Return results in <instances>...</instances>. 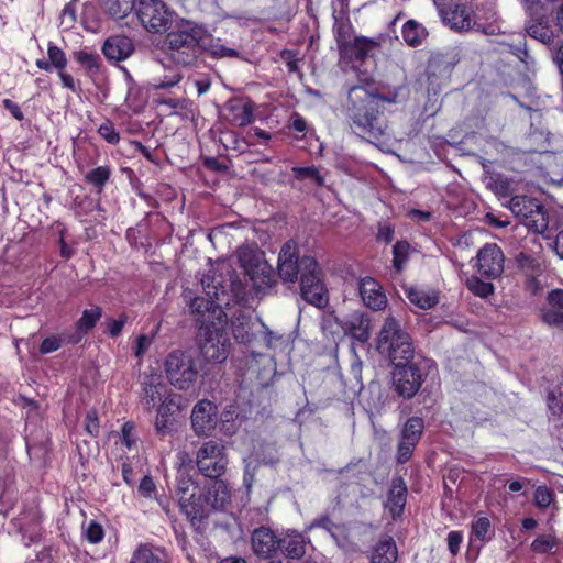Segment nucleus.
<instances>
[{
	"label": "nucleus",
	"instance_id": "obj_1",
	"mask_svg": "<svg viewBox=\"0 0 563 563\" xmlns=\"http://www.w3.org/2000/svg\"><path fill=\"white\" fill-rule=\"evenodd\" d=\"M209 298L197 296L190 302L191 314L198 325L199 349L207 362L222 363L228 357L230 339L227 332L228 318L222 305L239 303L243 297V284L234 271H229L228 283L222 277H212L208 284Z\"/></svg>",
	"mask_w": 563,
	"mask_h": 563
},
{
	"label": "nucleus",
	"instance_id": "obj_2",
	"mask_svg": "<svg viewBox=\"0 0 563 563\" xmlns=\"http://www.w3.org/2000/svg\"><path fill=\"white\" fill-rule=\"evenodd\" d=\"M176 496L180 511L186 516L195 532L202 534L207 519L213 510L223 509L231 499L224 481L208 482L198 486L190 476H177Z\"/></svg>",
	"mask_w": 563,
	"mask_h": 563
},
{
	"label": "nucleus",
	"instance_id": "obj_3",
	"mask_svg": "<svg viewBox=\"0 0 563 563\" xmlns=\"http://www.w3.org/2000/svg\"><path fill=\"white\" fill-rule=\"evenodd\" d=\"M277 271L284 283L300 280V295L305 301L318 308L328 303L327 287L320 264L313 256H300L295 240L285 242L278 254Z\"/></svg>",
	"mask_w": 563,
	"mask_h": 563
},
{
	"label": "nucleus",
	"instance_id": "obj_4",
	"mask_svg": "<svg viewBox=\"0 0 563 563\" xmlns=\"http://www.w3.org/2000/svg\"><path fill=\"white\" fill-rule=\"evenodd\" d=\"M385 100L362 86L349 90L346 121L354 134L367 141H380L389 135Z\"/></svg>",
	"mask_w": 563,
	"mask_h": 563
},
{
	"label": "nucleus",
	"instance_id": "obj_5",
	"mask_svg": "<svg viewBox=\"0 0 563 563\" xmlns=\"http://www.w3.org/2000/svg\"><path fill=\"white\" fill-rule=\"evenodd\" d=\"M203 26L184 21L166 34L162 48L176 65L192 66L203 55Z\"/></svg>",
	"mask_w": 563,
	"mask_h": 563
},
{
	"label": "nucleus",
	"instance_id": "obj_6",
	"mask_svg": "<svg viewBox=\"0 0 563 563\" xmlns=\"http://www.w3.org/2000/svg\"><path fill=\"white\" fill-rule=\"evenodd\" d=\"M376 350L391 364L404 363L415 357L412 338L394 316L385 319L377 335Z\"/></svg>",
	"mask_w": 563,
	"mask_h": 563
},
{
	"label": "nucleus",
	"instance_id": "obj_7",
	"mask_svg": "<svg viewBox=\"0 0 563 563\" xmlns=\"http://www.w3.org/2000/svg\"><path fill=\"white\" fill-rule=\"evenodd\" d=\"M509 209L521 223L534 233H544L549 225V216L544 206L536 198L515 196L510 199Z\"/></svg>",
	"mask_w": 563,
	"mask_h": 563
},
{
	"label": "nucleus",
	"instance_id": "obj_8",
	"mask_svg": "<svg viewBox=\"0 0 563 563\" xmlns=\"http://www.w3.org/2000/svg\"><path fill=\"white\" fill-rule=\"evenodd\" d=\"M198 471L208 477L209 482L221 481L228 466V455L224 444L219 440L205 441L196 453Z\"/></svg>",
	"mask_w": 563,
	"mask_h": 563
},
{
	"label": "nucleus",
	"instance_id": "obj_9",
	"mask_svg": "<svg viewBox=\"0 0 563 563\" xmlns=\"http://www.w3.org/2000/svg\"><path fill=\"white\" fill-rule=\"evenodd\" d=\"M165 373L174 387L185 391L194 386L198 377L194 358L184 351H173L167 355Z\"/></svg>",
	"mask_w": 563,
	"mask_h": 563
},
{
	"label": "nucleus",
	"instance_id": "obj_10",
	"mask_svg": "<svg viewBox=\"0 0 563 563\" xmlns=\"http://www.w3.org/2000/svg\"><path fill=\"white\" fill-rule=\"evenodd\" d=\"M393 365L391 382L395 391L404 399L413 398L420 390L427 373L413 360Z\"/></svg>",
	"mask_w": 563,
	"mask_h": 563
},
{
	"label": "nucleus",
	"instance_id": "obj_11",
	"mask_svg": "<svg viewBox=\"0 0 563 563\" xmlns=\"http://www.w3.org/2000/svg\"><path fill=\"white\" fill-rule=\"evenodd\" d=\"M134 10L148 32L163 33L170 29L172 12L162 0H137Z\"/></svg>",
	"mask_w": 563,
	"mask_h": 563
},
{
	"label": "nucleus",
	"instance_id": "obj_12",
	"mask_svg": "<svg viewBox=\"0 0 563 563\" xmlns=\"http://www.w3.org/2000/svg\"><path fill=\"white\" fill-rule=\"evenodd\" d=\"M472 267L487 280H496L501 277L505 268V254L496 243H486L472 260Z\"/></svg>",
	"mask_w": 563,
	"mask_h": 563
},
{
	"label": "nucleus",
	"instance_id": "obj_13",
	"mask_svg": "<svg viewBox=\"0 0 563 563\" xmlns=\"http://www.w3.org/2000/svg\"><path fill=\"white\" fill-rule=\"evenodd\" d=\"M529 11L530 18L525 26L527 34L545 44L552 51L561 42L552 26V16L547 13L543 7L530 5Z\"/></svg>",
	"mask_w": 563,
	"mask_h": 563
},
{
	"label": "nucleus",
	"instance_id": "obj_14",
	"mask_svg": "<svg viewBox=\"0 0 563 563\" xmlns=\"http://www.w3.org/2000/svg\"><path fill=\"white\" fill-rule=\"evenodd\" d=\"M423 431L424 420L421 417L412 416L406 420L397 444L396 461L398 464H406L410 461Z\"/></svg>",
	"mask_w": 563,
	"mask_h": 563
},
{
	"label": "nucleus",
	"instance_id": "obj_15",
	"mask_svg": "<svg viewBox=\"0 0 563 563\" xmlns=\"http://www.w3.org/2000/svg\"><path fill=\"white\" fill-rule=\"evenodd\" d=\"M218 421V407L214 402L199 400L191 411V427L197 435H209L216 429Z\"/></svg>",
	"mask_w": 563,
	"mask_h": 563
},
{
	"label": "nucleus",
	"instance_id": "obj_16",
	"mask_svg": "<svg viewBox=\"0 0 563 563\" xmlns=\"http://www.w3.org/2000/svg\"><path fill=\"white\" fill-rule=\"evenodd\" d=\"M279 539L280 537L268 527L256 528L251 536V544L255 555L262 559L277 556L278 550H280Z\"/></svg>",
	"mask_w": 563,
	"mask_h": 563
},
{
	"label": "nucleus",
	"instance_id": "obj_17",
	"mask_svg": "<svg viewBox=\"0 0 563 563\" xmlns=\"http://www.w3.org/2000/svg\"><path fill=\"white\" fill-rule=\"evenodd\" d=\"M225 119L234 126L243 128L254 120V103L250 98H231L224 106Z\"/></svg>",
	"mask_w": 563,
	"mask_h": 563
},
{
	"label": "nucleus",
	"instance_id": "obj_18",
	"mask_svg": "<svg viewBox=\"0 0 563 563\" xmlns=\"http://www.w3.org/2000/svg\"><path fill=\"white\" fill-rule=\"evenodd\" d=\"M142 404L147 411L155 409L167 397L168 388L156 375H146L141 382Z\"/></svg>",
	"mask_w": 563,
	"mask_h": 563
},
{
	"label": "nucleus",
	"instance_id": "obj_19",
	"mask_svg": "<svg viewBox=\"0 0 563 563\" xmlns=\"http://www.w3.org/2000/svg\"><path fill=\"white\" fill-rule=\"evenodd\" d=\"M360 296L366 307L372 310H383L387 306V297L379 283L373 277L366 276L358 284Z\"/></svg>",
	"mask_w": 563,
	"mask_h": 563
},
{
	"label": "nucleus",
	"instance_id": "obj_20",
	"mask_svg": "<svg viewBox=\"0 0 563 563\" xmlns=\"http://www.w3.org/2000/svg\"><path fill=\"white\" fill-rule=\"evenodd\" d=\"M134 51L133 41L125 35L109 36L102 45V54L110 62L125 60Z\"/></svg>",
	"mask_w": 563,
	"mask_h": 563
},
{
	"label": "nucleus",
	"instance_id": "obj_21",
	"mask_svg": "<svg viewBox=\"0 0 563 563\" xmlns=\"http://www.w3.org/2000/svg\"><path fill=\"white\" fill-rule=\"evenodd\" d=\"M407 495L408 488L405 481L401 477L394 478L385 504L393 519H398L402 516Z\"/></svg>",
	"mask_w": 563,
	"mask_h": 563
},
{
	"label": "nucleus",
	"instance_id": "obj_22",
	"mask_svg": "<svg viewBox=\"0 0 563 563\" xmlns=\"http://www.w3.org/2000/svg\"><path fill=\"white\" fill-rule=\"evenodd\" d=\"M156 410L157 415L154 427L157 435L163 438L170 434L174 428L173 416L178 410L175 397L172 395L165 397V399L156 407Z\"/></svg>",
	"mask_w": 563,
	"mask_h": 563
},
{
	"label": "nucleus",
	"instance_id": "obj_23",
	"mask_svg": "<svg viewBox=\"0 0 563 563\" xmlns=\"http://www.w3.org/2000/svg\"><path fill=\"white\" fill-rule=\"evenodd\" d=\"M377 46V43L371 38L358 36L347 44L339 53L341 57L349 63H363L369 55V52Z\"/></svg>",
	"mask_w": 563,
	"mask_h": 563
},
{
	"label": "nucleus",
	"instance_id": "obj_24",
	"mask_svg": "<svg viewBox=\"0 0 563 563\" xmlns=\"http://www.w3.org/2000/svg\"><path fill=\"white\" fill-rule=\"evenodd\" d=\"M102 317V309L99 306H95L91 309H85L81 317L76 321V332L68 335L67 343L78 344L82 336L92 330Z\"/></svg>",
	"mask_w": 563,
	"mask_h": 563
},
{
	"label": "nucleus",
	"instance_id": "obj_25",
	"mask_svg": "<svg viewBox=\"0 0 563 563\" xmlns=\"http://www.w3.org/2000/svg\"><path fill=\"white\" fill-rule=\"evenodd\" d=\"M342 329L355 341L365 343L371 338V319L366 313L355 312L344 321Z\"/></svg>",
	"mask_w": 563,
	"mask_h": 563
},
{
	"label": "nucleus",
	"instance_id": "obj_26",
	"mask_svg": "<svg viewBox=\"0 0 563 563\" xmlns=\"http://www.w3.org/2000/svg\"><path fill=\"white\" fill-rule=\"evenodd\" d=\"M279 541L278 555L282 554L288 559H300L306 552V539L302 533L287 531L280 537Z\"/></svg>",
	"mask_w": 563,
	"mask_h": 563
},
{
	"label": "nucleus",
	"instance_id": "obj_27",
	"mask_svg": "<svg viewBox=\"0 0 563 563\" xmlns=\"http://www.w3.org/2000/svg\"><path fill=\"white\" fill-rule=\"evenodd\" d=\"M445 20L451 24V27L456 31H478L481 24L473 21L472 11L464 4H457L455 8L445 14Z\"/></svg>",
	"mask_w": 563,
	"mask_h": 563
},
{
	"label": "nucleus",
	"instance_id": "obj_28",
	"mask_svg": "<svg viewBox=\"0 0 563 563\" xmlns=\"http://www.w3.org/2000/svg\"><path fill=\"white\" fill-rule=\"evenodd\" d=\"M167 551L165 547L153 542H142L134 549L131 556L134 558V563H164Z\"/></svg>",
	"mask_w": 563,
	"mask_h": 563
},
{
	"label": "nucleus",
	"instance_id": "obj_29",
	"mask_svg": "<svg viewBox=\"0 0 563 563\" xmlns=\"http://www.w3.org/2000/svg\"><path fill=\"white\" fill-rule=\"evenodd\" d=\"M398 558V550L390 536L382 537L374 545L371 563H395Z\"/></svg>",
	"mask_w": 563,
	"mask_h": 563
},
{
	"label": "nucleus",
	"instance_id": "obj_30",
	"mask_svg": "<svg viewBox=\"0 0 563 563\" xmlns=\"http://www.w3.org/2000/svg\"><path fill=\"white\" fill-rule=\"evenodd\" d=\"M47 56L48 60L44 58L36 59L35 65L38 69L45 71H52L53 68L57 70L66 69L67 67V57L64 51L55 45L53 42H49L47 45Z\"/></svg>",
	"mask_w": 563,
	"mask_h": 563
},
{
	"label": "nucleus",
	"instance_id": "obj_31",
	"mask_svg": "<svg viewBox=\"0 0 563 563\" xmlns=\"http://www.w3.org/2000/svg\"><path fill=\"white\" fill-rule=\"evenodd\" d=\"M71 56L84 68L87 76L95 77L100 74L102 59L97 52H90L85 48L73 52Z\"/></svg>",
	"mask_w": 563,
	"mask_h": 563
},
{
	"label": "nucleus",
	"instance_id": "obj_32",
	"mask_svg": "<svg viewBox=\"0 0 563 563\" xmlns=\"http://www.w3.org/2000/svg\"><path fill=\"white\" fill-rule=\"evenodd\" d=\"M405 294L411 303L423 310L431 309L439 302V297L434 291H427L418 287H409Z\"/></svg>",
	"mask_w": 563,
	"mask_h": 563
},
{
	"label": "nucleus",
	"instance_id": "obj_33",
	"mask_svg": "<svg viewBox=\"0 0 563 563\" xmlns=\"http://www.w3.org/2000/svg\"><path fill=\"white\" fill-rule=\"evenodd\" d=\"M405 43L410 47L420 46L428 36L427 29L416 20H408L401 29Z\"/></svg>",
	"mask_w": 563,
	"mask_h": 563
},
{
	"label": "nucleus",
	"instance_id": "obj_34",
	"mask_svg": "<svg viewBox=\"0 0 563 563\" xmlns=\"http://www.w3.org/2000/svg\"><path fill=\"white\" fill-rule=\"evenodd\" d=\"M333 34L339 52L354 40V27L349 18H334Z\"/></svg>",
	"mask_w": 563,
	"mask_h": 563
},
{
	"label": "nucleus",
	"instance_id": "obj_35",
	"mask_svg": "<svg viewBox=\"0 0 563 563\" xmlns=\"http://www.w3.org/2000/svg\"><path fill=\"white\" fill-rule=\"evenodd\" d=\"M415 249L407 240H398L393 245V268L397 274H401Z\"/></svg>",
	"mask_w": 563,
	"mask_h": 563
},
{
	"label": "nucleus",
	"instance_id": "obj_36",
	"mask_svg": "<svg viewBox=\"0 0 563 563\" xmlns=\"http://www.w3.org/2000/svg\"><path fill=\"white\" fill-rule=\"evenodd\" d=\"M135 0H101L102 10L112 19L121 20L135 8Z\"/></svg>",
	"mask_w": 563,
	"mask_h": 563
},
{
	"label": "nucleus",
	"instance_id": "obj_37",
	"mask_svg": "<svg viewBox=\"0 0 563 563\" xmlns=\"http://www.w3.org/2000/svg\"><path fill=\"white\" fill-rule=\"evenodd\" d=\"M516 264L519 269L526 272L529 275V278L527 279V286H538V280L536 278V275H538L541 272V265L539 261L533 257L530 254H527L525 252H520L516 256Z\"/></svg>",
	"mask_w": 563,
	"mask_h": 563
},
{
	"label": "nucleus",
	"instance_id": "obj_38",
	"mask_svg": "<svg viewBox=\"0 0 563 563\" xmlns=\"http://www.w3.org/2000/svg\"><path fill=\"white\" fill-rule=\"evenodd\" d=\"M112 176V169L109 165L98 166L90 169L85 176L84 180L91 185L100 194L103 191L104 186Z\"/></svg>",
	"mask_w": 563,
	"mask_h": 563
},
{
	"label": "nucleus",
	"instance_id": "obj_39",
	"mask_svg": "<svg viewBox=\"0 0 563 563\" xmlns=\"http://www.w3.org/2000/svg\"><path fill=\"white\" fill-rule=\"evenodd\" d=\"M206 35L208 38H203V53H209L213 57H238L236 49L227 47L220 38H214L207 30Z\"/></svg>",
	"mask_w": 563,
	"mask_h": 563
},
{
	"label": "nucleus",
	"instance_id": "obj_40",
	"mask_svg": "<svg viewBox=\"0 0 563 563\" xmlns=\"http://www.w3.org/2000/svg\"><path fill=\"white\" fill-rule=\"evenodd\" d=\"M492 282L484 279L476 273L467 277L465 285L474 296L485 299L495 292V286Z\"/></svg>",
	"mask_w": 563,
	"mask_h": 563
},
{
	"label": "nucleus",
	"instance_id": "obj_41",
	"mask_svg": "<svg viewBox=\"0 0 563 563\" xmlns=\"http://www.w3.org/2000/svg\"><path fill=\"white\" fill-rule=\"evenodd\" d=\"M18 499V489L15 487L14 475L7 473L4 477H0V504L12 507Z\"/></svg>",
	"mask_w": 563,
	"mask_h": 563
},
{
	"label": "nucleus",
	"instance_id": "obj_42",
	"mask_svg": "<svg viewBox=\"0 0 563 563\" xmlns=\"http://www.w3.org/2000/svg\"><path fill=\"white\" fill-rule=\"evenodd\" d=\"M494 536V528L487 517H475L471 523V538L488 542Z\"/></svg>",
	"mask_w": 563,
	"mask_h": 563
},
{
	"label": "nucleus",
	"instance_id": "obj_43",
	"mask_svg": "<svg viewBox=\"0 0 563 563\" xmlns=\"http://www.w3.org/2000/svg\"><path fill=\"white\" fill-rule=\"evenodd\" d=\"M560 545V540L555 534H539L530 544V550L536 554H547L553 552Z\"/></svg>",
	"mask_w": 563,
	"mask_h": 563
},
{
	"label": "nucleus",
	"instance_id": "obj_44",
	"mask_svg": "<svg viewBox=\"0 0 563 563\" xmlns=\"http://www.w3.org/2000/svg\"><path fill=\"white\" fill-rule=\"evenodd\" d=\"M73 209L75 216L81 218L92 213L97 209H100V202L88 195L81 197L76 196L73 202Z\"/></svg>",
	"mask_w": 563,
	"mask_h": 563
},
{
	"label": "nucleus",
	"instance_id": "obj_45",
	"mask_svg": "<svg viewBox=\"0 0 563 563\" xmlns=\"http://www.w3.org/2000/svg\"><path fill=\"white\" fill-rule=\"evenodd\" d=\"M292 176L297 180H306L312 179L314 184L319 187L324 185V177L320 174L319 169L314 166H305V167H292Z\"/></svg>",
	"mask_w": 563,
	"mask_h": 563
},
{
	"label": "nucleus",
	"instance_id": "obj_46",
	"mask_svg": "<svg viewBox=\"0 0 563 563\" xmlns=\"http://www.w3.org/2000/svg\"><path fill=\"white\" fill-rule=\"evenodd\" d=\"M82 534L89 543L98 544L104 538V529L98 521L90 520L82 526Z\"/></svg>",
	"mask_w": 563,
	"mask_h": 563
},
{
	"label": "nucleus",
	"instance_id": "obj_47",
	"mask_svg": "<svg viewBox=\"0 0 563 563\" xmlns=\"http://www.w3.org/2000/svg\"><path fill=\"white\" fill-rule=\"evenodd\" d=\"M98 134L111 145H117L120 142V133L115 130L114 123L106 119L98 128Z\"/></svg>",
	"mask_w": 563,
	"mask_h": 563
},
{
	"label": "nucleus",
	"instance_id": "obj_48",
	"mask_svg": "<svg viewBox=\"0 0 563 563\" xmlns=\"http://www.w3.org/2000/svg\"><path fill=\"white\" fill-rule=\"evenodd\" d=\"M554 500V493L547 486L540 485L533 493V503L540 509L548 508Z\"/></svg>",
	"mask_w": 563,
	"mask_h": 563
},
{
	"label": "nucleus",
	"instance_id": "obj_49",
	"mask_svg": "<svg viewBox=\"0 0 563 563\" xmlns=\"http://www.w3.org/2000/svg\"><path fill=\"white\" fill-rule=\"evenodd\" d=\"M77 8L78 0H71L65 4L59 15L60 25H64L66 29H70L75 25L77 21Z\"/></svg>",
	"mask_w": 563,
	"mask_h": 563
},
{
	"label": "nucleus",
	"instance_id": "obj_50",
	"mask_svg": "<svg viewBox=\"0 0 563 563\" xmlns=\"http://www.w3.org/2000/svg\"><path fill=\"white\" fill-rule=\"evenodd\" d=\"M541 320L549 327L563 329V310L548 308L541 310Z\"/></svg>",
	"mask_w": 563,
	"mask_h": 563
},
{
	"label": "nucleus",
	"instance_id": "obj_51",
	"mask_svg": "<svg viewBox=\"0 0 563 563\" xmlns=\"http://www.w3.org/2000/svg\"><path fill=\"white\" fill-rule=\"evenodd\" d=\"M339 526L334 523L329 514H322L319 517L314 518L308 526V530L313 529H323L329 532L331 536H334V530H336Z\"/></svg>",
	"mask_w": 563,
	"mask_h": 563
},
{
	"label": "nucleus",
	"instance_id": "obj_52",
	"mask_svg": "<svg viewBox=\"0 0 563 563\" xmlns=\"http://www.w3.org/2000/svg\"><path fill=\"white\" fill-rule=\"evenodd\" d=\"M68 335H51L45 339L40 344V352L42 354H48L57 351L64 342L67 343Z\"/></svg>",
	"mask_w": 563,
	"mask_h": 563
},
{
	"label": "nucleus",
	"instance_id": "obj_53",
	"mask_svg": "<svg viewBox=\"0 0 563 563\" xmlns=\"http://www.w3.org/2000/svg\"><path fill=\"white\" fill-rule=\"evenodd\" d=\"M85 431L92 438H97L100 433L99 417L96 409L87 411L85 417Z\"/></svg>",
	"mask_w": 563,
	"mask_h": 563
},
{
	"label": "nucleus",
	"instance_id": "obj_54",
	"mask_svg": "<svg viewBox=\"0 0 563 563\" xmlns=\"http://www.w3.org/2000/svg\"><path fill=\"white\" fill-rule=\"evenodd\" d=\"M395 225L389 221H379L377 225L376 241L389 244L394 240Z\"/></svg>",
	"mask_w": 563,
	"mask_h": 563
},
{
	"label": "nucleus",
	"instance_id": "obj_55",
	"mask_svg": "<svg viewBox=\"0 0 563 563\" xmlns=\"http://www.w3.org/2000/svg\"><path fill=\"white\" fill-rule=\"evenodd\" d=\"M448 68H449V65L444 62L430 60L428 63L427 69H426L427 81L429 82V85L433 86L435 84L434 77H437L438 74H442V73L446 74Z\"/></svg>",
	"mask_w": 563,
	"mask_h": 563
},
{
	"label": "nucleus",
	"instance_id": "obj_56",
	"mask_svg": "<svg viewBox=\"0 0 563 563\" xmlns=\"http://www.w3.org/2000/svg\"><path fill=\"white\" fill-rule=\"evenodd\" d=\"M134 431H135V424L133 421H126L122 424L121 441H122V444L128 450H131L136 443V437L134 434Z\"/></svg>",
	"mask_w": 563,
	"mask_h": 563
},
{
	"label": "nucleus",
	"instance_id": "obj_57",
	"mask_svg": "<svg viewBox=\"0 0 563 563\" xmlns=\"http://www.w3.org/2000/svg\"><path fill=\"white\" fill-rule=\"evenodd\" d=\"M173 532L177 542V545L180 548V550L189 556L188 550L190 547V542L188 539V536L186 533L185 527L181 523L174 522L172 525Z\"/></svg>",
	"mask_w": 563,
	"mask_h": 563
},
{
	"label": "nucleus",
	"instance_id": "obj_58",
	"mask_svg": "<svg viewBox=\"0 0 563 563\" xmlns=\"http://www.w3.org/2000/svg\"><path fill=\"white\" fill-rule=\"evenodd\" d=\"M232 332L235 340L241 343L246 344L252 341L253 333L250 331L247 323L240 322L238 324H233Z\"/></svg>",
	"mask_w": 563,
	"mask_h": 563
},
{
	"label": "nucleus",
	"instance_id": "obj_59",
	"mask_svg": "<svg viewBox=\"0 0 563 563\" xmlns=\"http://www.w3.org/2000/svg\"><path fill=\"white\" fill-rule=\"evenodd\" d=\"M448 548L450 553L455 556L459 554L461 544L463 542V532L459 530H452L448 533Z\"/></svg>",
	"mask_w": 563,
	"mask_h": 563
},
{
	"label": "nucleus",
	"instance_id": "obj_60",
	"mask_svg": "<svg viewBox=\"0 0 563 563\" xmlns=\"http://www.w3.org/2000/svg\"><path fill=\"white\" fill-rule=\"evenodd\" d=\"M128 321V317L125 313H121L118 319H109L107 320L108 325V334L111 338H117L121 334L124 324Z\"/></svg>",
	"mask_w": 563,
	"mask_h": 563
},
{
	"label": "nucleus",
	"instance_id": "obj_61",
	"mask_svg": "<svg viewBox=\"0 0 563 563\" xmlns=\"http://www.w3.org/2000/svg\"><path fill=\"white\" fill-rule=\"evenodd\" d=\"M152 344V339L146 334H141L135 340V345L133 346L134 356L137 358H142L144 354L147 352Z\"/></svg>",
	"mask_w": 563,
	"mask_h": 563
},
{
	"label": "nucleus",
	"instance_id": "obj_62",
	"mask_svg": "<svg viewBox=\"0 0 563 563\" xmlns=\"http://www.w3.org/2000/svg\"><path fill=\"white\" fill-rule=\"evenodd\" d=\"M137 492L142 497L151 498L156 492V485L148 475L143 476L137 487Z\"/></svg>",
	"mask_w": 563,
	"mask_h": 563
},
{
	"label": "nucleus",
	"instance_id": "obj_63",
	"mask_svg": "<svg viewBox=\"0 0 563 563\" xmlns=\"http://www.w3.org/2000/svg\"><path fill=\"white\" fill-rule=\"evenodd\" d=\"M518 44L510 45V52L517 56L521 62L527 63L529 58L528 49L526 48V37L520 35Z\"/></svg>",
	"mask_w": 563,
	"mask_h": 563
},
{
	"label": "nucleus",
	"instance_id": "obj_64",
	"mask_svg": "<svg viewBox=\"0 0 563 563\" xmlns=\"http://www.w3.org/2000/svg\"><path fill=\"white\" fill-rule=\"evenodd\" d=\"M547 301L550 308L563 310V289L556 288L549 291Z\"/></svg>",
	"mask_w": 563,
	"mask_h": 563
}]
</instances>
